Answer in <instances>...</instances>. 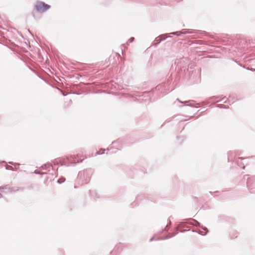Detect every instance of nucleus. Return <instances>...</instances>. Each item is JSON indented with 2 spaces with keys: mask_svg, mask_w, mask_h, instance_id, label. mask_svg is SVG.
Returning <instances> with one entry per match:
<instances>
[{
  "mask_svg": "<svg viewBox=\"0 0 255 255\" xmlns=\"http://www.w3.org/2000/svg\"><path fill=\"white\" fill-rule=\"evenodd\" d=\"M65 181V178H64V177H61L60 178H59L58 180V182L59 183H63L64 182V181Z\"/></svg>",
  "mask_w": 255,
  "mask_h": 255,
  "instance_id": "obj_6",
  "label": "nucleus"
},
{
  "mask_svg": "<svg viewBox=\"0 0 255 255\" xmlns=\"http://www.w3.org/2000/svg\"><path fill=\"white\" fill-rule=\"evenodd\" d=\"M9 163L10 164L13 165H20L19 163H14L13 162H9Z\"/></svg>",
  "mask_w": 255,
  "mask_h": 255,
  "instance_id": "obj_10",
  "label": "nucleus"
},
{
  "mask_svg": "<svg viewBox=\"0 0 255 255\" xmlns=\"http://www.w3.org/2000/svg\"><path fill=\"white\" fill-rule=\"evenodd\" d=\"M5 168L7 170H12V171H14L15 170V169H14V168L12 166H9V165H7Z\"/></svg>",
  "mask_w": 255,
  "mask_h": 255,
  "instance_id": "obj_7",
  "label": "nucleus"
},
{
  "mask_svg": "<svg viewBox=\"0 0 255 255\" xmlns=\"http://www.w3.org/2000/svg\"><path fill=\"white\" fill-rule=\"evenodd\" d=\"M153 240V238H151L150 239L149 241H150V242H151Z\"/></svg>",
  "mask_w": 255,
  "mask_h": 255,
  "instance_id": "obj_16",
  "label": "nucleus"
},
{
  "mask_svg": "<svg viewBox=\"0 0 255 255\" xmlns=\"http://www.w3.org/2000/svg\"><path fill=\"white\" fill-rule=\"evenodd\" d=\"M159 37L160 39H162V40H164L168 37V35L167 34H161Z\"/></svg>",
  "mask_w": 255,
  "mask_h": 255,
  "instance_id": "obj_4",
  "label": "nucleus"
},
{
  "mask_svg": "<svg viewBox=\"0 0 255 255\" xmlns=\"http://www.w3.org/2000/svg\"><path fill=\"white\" fill-rule=\"evenodd\" d=\"M239 159H244V158L241 157H239Z\"/></svg>",
  "mask_w": 255,
  "mask_h": 255,
  "instance_id": "obj_17",
  "label": "nucleus"
},
{
  "mask_svg": "<svg viewBox=\"0 0 255 255\" xmlns=\"http://www.w3.org/2000/svg\"><path fill=\"white\" fill-rule=\"evenodd\" d=\"M101 150L102 151V152H100V151H97L96 153V155H98V154H103L104 153V151H105V149H101Z\"/></svg>",
  "mask_w": 255,
  "mask_h": 255,
  "instance_id": "obj_8",
  "label": "nucleus"
},
{
  "mask_svg": "<svg viewBox=\"0 0 255 255\" xmlns=\"http://www.w3.org/2000/svg\"><path fill=\"white\" fill-rule=\"evenodd\" d=\"M195 221V222L196 223V224H195V225H196V226H198L199 227H200V226H201V225H200V223L199 222H198V221Z\"/></svg>",
  "mask_w": 255,
  "mask_h": 255,
  "instance_id": "obj_12",
  "label": "nucleus"
},
{
  "mask_svg": "<svg viewBox=\"0 0 255 255\" xmlns=\"http://www.w3.org/2000/svg\"><path fill=\"white\" fill-rule=\"evenodd\" d=\"M168 237H166V238H163L162 239H168Z\"/></svg>",
  "mask_w": 255,
  "mask_h": 255,
  "instance_id": "obj_18",
  "label": "nucleus"
},
{
  "mask_svg": "<svg viewBox=\"0 0 255 255\" xmlns=\"http://www.w3.org/2000/svg\"><path fill=\"white\" fill-rule=\"evenodd\" d=\"M50 165L49 164H47V165L45 164L44 166H42L41 167L42 168V169H45L44 167H46L47 166L50 167Z\"/></svg>",
  "mask_w": 255,
  "mask_h": 255,
  "instance_id": "obj_14",
  "label": "nucleus"
},
{
  "mask_svg": "<svg viewBox=\"0 0 255 255\" xmlns=\"http://www.w3.org/2000/svg\"><path fill=\"white\" fill-rule=\"evenodd\" d=\"M50 6L46 4L43 1H37L35 5V8L36 11L39 13H43L49 9Z\"/></svg>",
  "mask_w": 255,
  "mask_h": 255,
  "instance_id": "obj_1",
  "label": "nucleus"
},
{
  "mask_svg": "<svg viewBox=\"0 0 255 255\" xmlns=\"http://www.w3.org/2000/svg\"><path fill=\"white\" fill-rule=\"evenodd\" d=\"M134 37H132L128 39V42H132L134 40Z\"/></svg>",
  "mask_w": 255,
  "mask_h": 255,
  "instance_id": "obj_11",
  "label": "nucleus"
},
{
  "mask_svg": "<svg viewBox=\"0 0 255 255\" xmlns=\"http://www.w3.org/2000/svg\"><path fill=\"white\" fill-rule=\"evenodd\" d=\"M189 103V104L187 105V106H191V107L194 106V102L193 101H189L185 102V103Z\"/></svg>",
  "mask_w": 255,
  "mask_h": 255,
  "instance_id": "obj_5",
  "label": "nucleus"
},
{
  "mask_svg": "<svg viewBox=\"0 0 255 255\" xmlns=\"http://www.w3.org/2000/svg\"><path fill=\"white\" fill-rule=\"evenodd\" d=\"M34 173H36V174H41V173L40 172V171L39 170H35L34 171Z\"/></svg>",
  "mask_w": 255,
  "mask_h": 255,
  "instance_id": "obj_13",
  "label": "nucleus"
},
{
  "mask_svg": "<svg viewBox=\"0 0 255 255\" xmlns=\"http://www.w3.org/2000/svg\"><path fill=\"white\" fill-rule=\"evenodd\" d=\"M175 34H176V33H175V32H171V33H169L168 34H170V35H175Z\"/></svg>",
  "mask_w": 255,
  "mask_h": 255,
  "instance_id": "obj_15",
  "label": "nucleus"
},
{
  "mask_svg": "<svg viewBox=\"0 0 255 255\" xmlns=\"http://www.w3.org/2000/svg\"><path fill=\"white\" fill-rule=\"evenodd\" d=\"M176 34H175L177 36H181L182 34H185L187 33H194L192 30L189 29H182L181 31H176L175 32Z\"/></svg>",
  "mask_w": 255,
  "mask_h": 255,
  "instance_id": "obj_2",
  "label": "nucleus"
},
{
  "mask_svg": "<svg viewBox=\"0 0 255 255\" xmlns=\"http://www.w3.org/2000/svg\"><path fill=\"white\" fill-rule=\"evenodd\" d=\"M200 227H201L203 230L206 231L205 233H203L202 232H200V234L202 235H205L208 232L207 228L206 227H203L202 226H201Z\"/></svg>",
  "mask_w": 255,
  "mask_h": 255,
  "instance_id": "obj_3",
  "label": "nucleus"
},
{
  "mask_svg": "<svg viewBox=\"0 0 255 255\" xmlns=\"http://www.w3.org/2000/svg\"><path fill=\"white\" fill-rule=\"evenodd\" d=\"M155 41L156 42V43H155V45H156V44H159L161 41H162V39H161L160 38H158V39L156 38Z\"/></svg>",
  "mask_w": 255,
  "mask_h": 255,
  "instance_id": "obj_9",
  "label": "nucleus"
}]
</instances>
